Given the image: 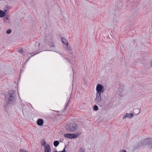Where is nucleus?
Instances as JSON below:
<instances>
[{
	"label": "nucleus",
	"instance_id": "nucleus-12",
	"mask_svg": "<svg viewBox=\"0 0 152 152\" xmlns=\"http://www.w3.org/2000/svg\"><path fill=\"white\" fill-rule=\"evenodd\" d=\"M61 40L62 42H63V43L64 44H68V42L67 40L66 39H65L64 37H61Z\"/></svg>",
	"mask_w": 152,
	"mask_h": 152
},
{
	"label": "nucleus",
	"instance_id": "nucleus-4",
	"mask_svg": "<svg viewBox=\"0 0 152 152\" xmlns=\"http://www.w3.org/2000/svg\"><path fill=\"white\" fill-rule=\"evenodd\" d=\"M104 88L103 86L101 84H98L96 86V93L101 94V93L103 92L104 91Z\"/></svg>",
	"mask_w": 152,
	"mask_h": 152
},
{
	"label": "nucleus",
	"instance_id": "nucleus-11",
	"mask_svg": "<svg viewBox=\"0 0 152 152\" xmlns=\"http://www.w3.org/2000/svg\"><path fill=\"white\" fill-rule=\"evenodd\" d=\"M6 15V13L3 11L0 10V17L2 18L4 16H5Z\"/></svg>",
	"mask_w": 152,
	"mask_h": 152
},
{
	"label": "nucleus",
	"instance_id": "nucleus-22",
	"mask_svg": "<svg viewBox=\"0 0 152 152\" xmlns=\"http://www.w3.org/2000/svg\"><path fill=\"white\" fill-rule=\"evenodd\" d=\"M20 152H28L24 150L23 149H21Z\"/></svg>",
	"mask_w": 152,
	"mask_h": 152
},
{
	"label": "nucleus",
	"instance_id": "nucleus-20",
	"mask_svg": "<svg viewBox=\"0 0 152 152\" xmlns=\"http://www.w3.org/2000/svg\"><path fill=\"white\" fill-rule=\"evenodd\" d=\"M120 152H127L124 149H121L120 150Z\"/></svg>",
	"mask_w": 152,
	"mask_h": 152
},
{
	"label": "nucleus",
	"instance_id": "nucleus-24",
	"mask_svg": "<svg viewBox=\"0 0 152 152\" xmlns=\"http://www.w3.org/2000/svg\"><path fill=\"white\" fill-rule=\"evenodd\" d=\"M65 148L63 150V151H59V152H66V151H65Z\"/></svg>",
	"mask_w": 152,
	"mask_h": 152
},
{
	"label": "nucleus",
	"instance_id": "nucleus-26",
	"mask_svg": "<svg viewBox=\"0 0 152 152\" xmlns=\"http://www.w3.org/2000/svg\"><path fill=\"white\" fill-rule=\"evenodd\" d=\"M65 45L66 48H68L69 47V44L68 43V44H66Z\"/></svg>",
	"mask_w": 152,
	"mask_h": 152
},
{
	"label": "nucleus",
	"instance_id": "nucleus-21",
	"mask_svg": "<svg viewBox=\"0 0 152 152\" xmlns=\"http://www.w3.org/2000/svg\"><path fill=\"white\" fill-rule=\"evenodd\" d=\"M65 58L66 59V60L68 61L69 63H71V61L69 59V58Z\"/></svg>",
	"mask_w": 152,
	"mask_h": 152
},
{
	"label": "nucleus",
	"instance_id": "nucleus-5",
	"mask_svg": "<svg viewBox=\"0 0 152 152\" xmlns=\"http://www.w3.org/2000/svg\"><path fill=\"white\" fill-rule=\"evenodd\" d=\"M144 143L145 144H147L150 147L152 148V142L150 139L147 138L144 140Z\"/></svg>",
	"mask_w": 152,
	"mask_h": 152
},
{
	"label": "nucleus",
	"instance_id": "nucleus-15",
	"mask_svg": "<svg viewBox=\"0 0 152 152\" xmlns=\"http://www.w3.org/2000/svg\"><path fill=\"white\" fill-rule=\"evenodd\" d=\"M93 109L95 111H97L98 110V107L96 105H95L93 107Z\"/></svg>",
	"mask_w": 152,
	"mask_h": 152
},
{
	"label": "nucleus",
	"instance_id": "nucleus-18",
	"mask_svg": "<svg viewBox=\"0 0 152 152\" xmlns=\"http://www.w3.org/2000/svg\"><path fill=\"white\" fill-rule=\"evenodd\" d=\"M66 49L68 51L72 50V48L70 46H69V47L66 48Z\"/></svg>",
	"mask_w": 152,
	"mask_h": 152
},
{
	"label": "nucleus",
	"instance_id": "nucleus-6",
	"mask_svg": "<svg viewBox=\"0 0 152 152\" xmlns=\"http://www.w3.org/2000/svg\"><path fill=\"white\" fill-rule=\"evenodd\" d=\"M44 152H51L50 147L49 144H47L44 146Z\"/></svg>",
	"mask_w": 152,
	"mask_h": 152
},
{
	"label": "nucleus",
	"instance_id": "nucleus-2",
	"mask_svg": "<svg viewBox=\"0 0 152 152\" xmlns=\"http://www.w3.org/2000/svg\"><path fill=\"white\" fill-rule=\"evenodd\" d=\"M77 124L73 122L66 124V129L69 131H75L78 128Z\"/></svg>",
	"mask_w": 152,
	"mask_h": 152
},
{
	"label": "nucleus",
	"instance_id": "nucleus-7",
	"mask_svg": "<svg viewBox=\"0 0 152 152\" xmlns=\"http://www.w3.org/2000/svg\"><path fill=\"white\" fill-rule=\"evenodd\" d=\"M101 100V94L96 93V101L97 102H99Z\"/></svg>",
	"mask_w": 152,
	"mask_h": 152
},
{
	"label": "nucleus",
	"instance_id": "nucleus-27",
	"mask_svg": "<svg viewBox=\"0 0 152 152\" xmlns=\"http://www.w3.org/2000/svg\"><path fill=\"white\" fill-rule=\"evenodd\" d=\"M138 110L139 111V113H140V110L138 108H136L134 110Z\"/></svg>",
	"mask_w": 152,
	"mask_h": 152
},
{
	"label": "nucleus",
	"instance_id": "nucleus-30",
	"mask_svg": "<svg viewBox=\"0 0 152 152\" xmlns=\"http://www.w3.org/2000/svg\"><path fill=\"white\" fill-rule=\"evenodd\" d=\"M52 47H54V46L53 45L52 46H51Z\"/></svg>",
	"mask_w": 152,
	"mask_h": 152
},
{
	"label": "nucleus",
	"instance_id": "nucleus-28",
	"mask_svg": "<svg viewBox=\"0 0 152 152\" xmlns=\"http://www.w3.org/2000/svg\"><path fill=\"white\" fill-rule=\"evenodd\" d=\"M39 45H40V43H38L37 44V46L38 48L39 47Z\"/></svg>",
	"mask_w": 152,
	"mask_h": 152
},
{
	"label": "nucleus",
	"instance_id": "nucleus-1",
	"mask_svg": "<svg viewBox=\"0 0 152 152\" xmlns=\"http://www.w3.org/2000/svg\"><path fill=\"white\" fill-rule=\"evenodd\" d=\"M4 95L5 97V102L4 104V110L7 111L9 107L12 106L15 102L16 100L15 92L14 91H9L8 93H1Z\"/></svg>",
	"mask_w": 152,
	"mask_h": 152
},
{
	"label": "nucleus",
	"instance_id": "nucleus-17",
	"mask_svg": "<svg viewBox=\"0 0 152 152\" xmlns=\"http://www.w3.org/2000/svg\"><path fill=\"white\" fill-rule=\"evenodd\" d=\"M18 51L20 53H21L23 51V50L22 48H20L18 50Z\"/></svg>",
	"mask_w": 152,
	"mask_h": 152
},
{
	"label": "nucleus",
	"instance_id": "nucleus-25",
	"mask_svg": "<svg viewBox=\"0 0 152 152\" xmlns=\"http://www.w3.org/2000/svg\"><path fill=\"white\" fill-rule=\"evenodd\" d=\"M68 53L69 54H71L72 55V52L71 51H68Z\"/></svg>",
	"mask_w": 152,
	"mask_h": 152
},
{
	"label": "nucleus",
	"instance_id": "nucleus-13",
	"mask_svg": "<svg viewBox=\"0 0 152 152\" xmlns=\"http://www.w3.org/2000/svg\"><path fill=\"white\" fill-rule=\"evenodd\" d=\"M59 144V142L57 140H56L53 142V145L55 147H57Z\"/></svg>",
	"mask_w": 152,
	"mask_h": 152
},
{
	"label": "nucleus",
	"instance_id": "nucleus-9",
	"mask_svg": "<svg viewBox=\"0 0 152 152\" xmlns=\"http://www.w3.org/2000/svg\"><path fill=\"white\" fill-rule=\"evenodd\" d=\"M37 125L39 126H42L43 124V121L42 119H39L37 121Z\"/></svg>",
	"mask_w": 152,
	"mask_h": 152
},
{
	"label": "nucleus",
	"instance_id": "nucleus-14",
	"mask_svg": "<svg viewBox=\"0 0 152 152\" xmlns=\"http://www.w3.org/2000/svg\"><path fill=\"white\" fill-rule=\"evenodd\" d=\"M85 150L82 147L78 149V152H85Z\"/></svg>",
	"mask_w": 152,
	"mask_h": 152
},
{
	"label": "nucleus",
	"instance_id": "nucleus-16",
	"mask_svg": "<svg viewBox=\"0 0 152 152\" xmlns=\"http://www.w3.org/2000/svg\"><path fill=\"white\" fill-rule=\"evenodd\" d=\"M12 32V30L11 29H8L6 31V33L8 34H10Z\"/></svg>",
	"mask_w": 152,
	"mask_h": 152
},
{
	"label": "nucleus",
	"instance_id": "nucleus-23",
	"mask_svg": "<svg viewBox=\"0 0 152 152\" xmlns=\"http://www.w3.org/2000/svg\"><path fill=\"white\" fill-rule=\"evenodd\" d=\"M20 152H28L24 150L23 149H21Z\"/></svg>",
	"mask_w": 152,
	"mask_h": 152
},
{
	"label": "nucleus",
	"instance_id": "nucleus-10",
	"mask_svg": "<svg viewBox=\"0 0 152 152\" xmlns=\"http://www.w3.org/2000/svg\"><path fill=\"white\" fill-rule=\"evenodd\" d=\"M3 19L5 23H10L11 22L10 20L7 17L4 18Z\"/></svg>",
	"mask_w": 152,
	"mask_h": 152
},
{
	"label": "nucleus",
	"instance_id": "nucleus-19",
	"mask_svg": "<svg viewBox=\"0 0 152 152\" xmlns=\"http://www.w3.org/2000/svg\"><path fill=\"white\" fill-rule=\"evenodd\" d=\"M46 142L45 141V140H44V142L42 143V145H45H45H46Z\"/></svg>",
	"mask_w": 152,
	"mask_h": 152
},
{
	"label": "nucleus",
	"instance_id": "nucleus-8",
	"mask_svg": "<svg viewBox=\"0 0 152 152\" xmlns=\"http://www.w3.org/2000/svg\"><path fill=\"white\" fill-rule=\"evenodd\" d=\"M133 116L134 115L132 113H131L130 114L126 113L123 117V119H124L127 117H128L129 118H131L133 117Z\"/></svg>",
	"mask_w": 152,
	"mask_h": 152
},
{
	"label": "nucleus",
	"instance_id": "nucleus-3",
	"mask_svg": "<svg viewBox=\"0 0 152 152\" xmlns=\"http://www.w3.org/2000/svg\"><path fill=\"white\" fill-rule=\"evenodd\" d=\"M79 135V134L77 133L75 134H64V137H65L69 138H75L77 137Z\"/></svg>",
	"mask_w": 152,
	"mask_h": 152
},
{
	"label": "nucleus",
	"instance_id": "nucleus-29",
	"mask_svg": "<svg viewBox=\"0 0 152 152\" xmlns=\"http://www.w3.org/2000/svg\"><path fill=\"white\" fill-rule=\"evenodd\" d=\"M54 152H58L57 151H55Z\"/></svg>",
	"mask_w": 152,
	"mask_h": 152
}]
</instances>
